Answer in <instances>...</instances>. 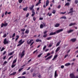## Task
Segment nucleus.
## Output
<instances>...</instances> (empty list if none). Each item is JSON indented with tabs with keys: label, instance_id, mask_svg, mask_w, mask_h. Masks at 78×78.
<instances>
[{
	"label": "nucleus",
	"instance_id": "nucleus-20",
	"mask_svg": "<svg viewBox=\"0 0 78 78\" xmlns=\"http://www.w3.org/2000/svg\"><path fill=\"white\" fill-rule=\"evenodd\" d=\"M28 7H26L25 8H24L23 9V10L24 11H27L28 10Z\"/></svg>",
	"mask_w": 78,
	"mask_h": 78
},
{
	"label": "nucleus",
	"instance_id": "nucleus-5",
	"mask_svg": "<svg viewBox=\"0 0 78 78\" xmlns=\"http://www.w3.org/2000/svg\"><path fill=\"white\" fill-rule=\"evenodd\" d=\"M9 43V41H7L6 38H5L4 40L3 44H8Z\"/></svg>",
	"mask_w": 78,
	"mask_h": 78
},
{
	"label": "nucleus",
	"instance_id": "nucleus-24",
	"mask_svg": "<svg viewBox=\"0 0 78 78\" xmlns=\"http://www.w3.org/2000/svg\"><path fill=\"white\" fill-rule=\"evenodd\" d=\"M71 41L73 42H75V41H76V38L71 39Z\"/></svg>",
	"mask_w": 78,
	"mask_h": 78
},
{
	"label": "nucleus",
	"instance_id": "nucleus-31",
	"mask_svg": "<svg viewBox=\"0 0 78 78\" xmlns=\"http://www.w3.org/2000/svg\"><path fill=\"white\" fill-rule=\"evenodd\" d=\"M42 55V53L40 54L39 55H38L37 56V57L38 58H40V57H41V55Z\"/></svg>",
	"mask_w": 78,
	"mask_h": 78
},
{
	"label": "nucleus",
	"instance_id": "nucleus-40",
	"mask_svg": "<svg viewBox=\"0 0 78 78\" xmlns=\"http://www.w3.org/2000/svg\"><path fill=\"white\" fill-rule=\"evenodd\" d=\"M22 75H26V72H24L22 74Z\"/></svg>",
	"mask_w": 78,
	"mask_h": 78
},
{
	"label": "nucleus",
	"instance_id": "nucleus-50",
	"mask_svg": "<svg viewBox=\"0 0 78 78\" xmlns=\"http://www.w3.org/2000/svg\"><path fill=\"white\" fill-rule=\"evenodd\" d=\"M7 61H5L4 62L3 64V65H4V64H7Z\"/></svg>",
	"mask_w": 78,
	"mask_h": 78
},
{
	"label": "nucleus",
	"instance_id": "nucleus-44",
	"mask_svg": "<svg viewBox=\"0 0 78 78\" xmlns=\"http://www.w3.org/2000/svg\"><path fill=\"white\" fill-rule=\"evenodd\" d=\"M78 0H75V3H76V4H77L78 3Z\"/></svg>",
	"mask_w": 78,
	"mask_h": 78
},
{
	"label": "nucleus",
	"instance_id": "nucleus-41",
	"mask_svg": "<svg viewBox=\"0 0 78 78\" xmlns=\"http://www.w3.org/2000/svg\"><path fill=\"white\" fill-rule=\"evenodd\" d=\"M5 50V48L3 47L2 48L1 50V51H2L3 50Z\"/></svg>",
	"mask_w": 78,
	"mask_h": 78
},
{
	"label": "nucleus",
	"instance_id": "nucleus-33",
	"mask_svg": "<svg viewBox=\"0 0 78 78\" xmlns=\"http://www.w3.org/2000/svg\"><path fill=\"white\" fill-rule=\"evenodd\" d=\"M65 66H66V67H68V66H69V63L65 64Z\"/></svg>",
	"mask_w": 78,
	"mask_h": 78
},
{
	"label": "nucleus",
	"instance_id": "nucleus-18",
	"mask_svg": "<svg viewBox=\"0 0 78 78\" xmlns=\"http://www.w3.org/2000/svg\"><path fill=\"white\" fill-rule=\"evenodd\" d=\"M58 56V55H55V56L54 57V58L52 59V60L53 61V60H55L56 58H57V57Z\"/></svg>",
	"mask_w": 78,
	"mask_h": 78
},
{
	"label": "nucleus",
	"instance_id": "nucleus-29",
	"mask_svg": "<svg viewBox=\"0 0 78 78\" xmlns=\"http://www.w3.org/2000/svg\"><path fill=\"white\" fill-rule=\"evenodd\" d=\"M52 13L53 14H55V13H56V10H53L52 12Z\"/></svg>",
	"mask_w": 78,
	"mask_h": 78
},
{
	"label": "nucleus",
	"instance_id": "nucleus-23",
	"mask_svg": "<svg viewBox=\"0 0 78 78\" xmlns=\"http://www.w3.org/2000/svg\"><path fill=\"white\" fill-rule=\"evenodd\" d=\"M52 39V37H50L46 38V40H51Z\"/></svg>",
	"mask_w": 78,
	"mask_h": 78
},
{
	"label": "nucleus",
	"instance_id": "nucleus-64",
	"mask_svg": "<svg viewBox=\"0 0 78 78\" xmlns=\"http://www.w3.org/2000/svg\"><path fill=\"white\" fill-rule=\"evenodd\" d=\"M35 76H36V74H35V73H33V77Z\"/></svg>",
	"mask_w": 78,
	"mask_h": 78
},
{
	"label": "nucleus",
	"instance_id": "nucleus-27",
	"mask_svg": "<svg viewBox=\"0 0 78 78\" xmlns=\"http://www.w3.org/2000/svg\"><path fill=\"white\" fill-rule=\"evenodd\" d=\"M16 64H15L14 65V64H12V65L11 66V67L12 68H14V67H15L16 66Z\"/></svg>",
	"mask_w": 78,
	"mask_h": 78
},
{
	"label": "nucleus",
	"instance_id": "nucleus-59",
	"mask_svg": "<svg viewBox=\"0 0 78 78\" xmlns=\"http://www.w3.org/2000/svg\"><path fill=\"white\" fill-rule=\"evenodd\" d=\"M6 51H5L3 52V55H5V54H6Z\"/></svg>",
	"mask_w": 78,
	"mask_h": 78
},
{
	"label": "nucleus",
	"instance_id": "nucleus-9",
	"mask_svg": "<svg viewBox=\"0 0 78 78\" xmlns=\"http://www.w3.org/2000/svg\"><path fill=\"white\" fill-rule=\"evenodd\" d=\"M73 8H71L69 10L70 11L69 12V13H72V12H73L74 11L73 10Z\"/></svg>",
	"mask_w": 78,
	"mask_h": 78
},
{
	"label": "nucleus",
	"instance_id": "nucleus-53",
	"mask_svg": "<svg viewBox=\"0 0 78 78\" xmlns=\"http://www.w3.org/2000/svg\"><path fill=\"white\" fill-rule=\"evenodd\" d=\"M3 37H6V34H5L3 36Z\"/></svg>",
	"mask_w": 78,
	"mask_h": 78
},
{
	"label": "nucleus",
	"instance_id": "nucleus-51",
	"mask_svg": "<svg viewBox=\"0 0 78 78\" xmlns=\"http://www.w3.org/2000/svg\"><path fill=\"white\" fill-rule=\"evenodd\" d=\"M47 33V31H45L43 33H44V34H46V33Z\"/></svg>",
	"mask_w": 78,
	"mask_h": 78
},
{
	"label": "nucleus",
	"instance_id": "nucleus-38",
	"mask_svg": "<svg viewBox=\"0 0 78 78\" xmlns=\"http://www.w3.org/2000/svg\"><path fill=\"white\" fill-rule=\"evenodd\" d=\"M23 0H19V3H21L22 2Z\"/></svg>",
	"mask_w": 78,
	"mask_h": 78
},
{
	"label": "nucleus",
	"instance_id": "nucleus-55",
	"mask_svg": "<svg viewBox=\"0 0 78 78\" xmlns=\"http://www.w3.org/2000/svg\"><path fill=\"white\" fill-rule=\"evenodd\" d=\"M50 53H48L47 54V56H50Z\"/></svg>",
	"mask_w": 78,
	"mask_h": 78
},
{
	"label": "nucleus",
	"instance_id": "nucleus-34",
	"mask_svg": "<svg viewBox=\"0 0 78 78\" xmlns=\"http://www.w3.org/2000/svg\"><path fill=\"white\" fill-rule=\"evenodd\" d=\"M59 44H60V42H58L56 45V46L57 47V46H58V45H59Z\"/></svg>",
	"mask_w": 78,
	"mask_h": 78
},
{
	"label": "nucleus",
	"instance_id": "nucleus-54",
	"mask_svg": "<svg viewBox=\"0 0 78 78\" xmlns=\"http://www.w3.org/2000/svg\"><path fill=\"white\" fill-rule=\"evenodd\" d=\"M35 14V13H33L32 14V17L34 16Z\"/></svg>",
	"mask_w": 78,
	"mask_h": 78
},
{
	"label": "nucleus",
	"instance_id": "nucleus-56",
	"mask_svg": "<svg viewBox=\"0 0 78 78\" xmlns=\"http://www.w3.org/2000/svg\"><path fill=\"white\" fill-rule=\"evenodd\" d=\"M67 56H68V55L66 54V55L64 57V58H66L67 57Z\"/></svg>",
	"mask_w": 78,
	"mask_h": 78
},
{
	"label": "nucleus",
	"instance_id": "nucleus-6",
	"mask_svg": "<svg viewBox=\"0 0 78 78\" xmlns=\"http://www.w3.org/2000/svg\"><path fill=\"white\" fill-rule=\"evenodd\" d=\"M70 76L71 78H75V76L73 73L70 74Z\"/></svg>",
	"mask_w": 78,
	"mask_h": 78
},
{
	"label": "nucleus",
	"instance_id": "nucleus-62",
	"mask_svg": "<svg viewBox=\"0 0 78 78\" xmlns=\"http://www.w3.org/2000/svg\"><path fill=\"white\" fill-rule=\"evenodd\" d=\"M39 20H43V18H41V17H40L39 18Z\"/></svg>",
	"mask_w": 78,
	"mask_h": 78
},
{
	"label": "nucleus",
	"instance_id": "nucleus-32",
	"mask_svg": "<svg viewBox=\"0 0 78 78\" xmlns=\"http://www.w3.org/2000/svg\"><path fill=\"white\" fill-rule=\"evenodd\" d=\"M42 25H43V26H44V27H46V26H45L46 25V23H43Z\"/></svg>",
	"mask_w": 78,
	"mask_h": 78
},
{
	"label": "nucleus",
	"instance_id": "nucleus-60",
	"mask_svg": "<svg viewBox=\"0 0 78 78\" xmlns=\"http://www.w3.org/2000/svg\"><path fill=\"white\" fill-rule=\"evenodd\" d=\"M37 51V50H36V51H34L33 53L34 54V53H36V51Z\"/></svg>",
	"mask_w": 78,
	"mask_h": 78
},
{
	"label": "nucleus",
	"instance_id": "nucleus-4",
	"mask_svg": "<svg viewBox=\"0 0 78 78\" xmlns=\"http://www.w3.org/2000/svg\"><path fill=\"white\" fill-rule=\"evenodd\" d=\"M8 24L7 23H5L4 24L3 23H2L1 26V28H3L4 27H7L8 26Z\"/></svg>",
	"mask_w": 78,
	"mask_h": 78
},
{
	"label": "nucleus",
	"instance_id": "nucleus-17",
	"mask_svg": "<svg viewBox=\"0 0 78 78\" xmlns=\"http://www.w3.org/2000/svg\"><path fill=\"white\" fill-rule=\"evenodd\" d=\"M36 42H41L42 40H39V39H37L36 40Z\"/></svg>",
	"mask_w": 78,
	"mask_h": 78
},
{
	"label": "nucleus",
	"instance_id": "nucleus-2",
	"mask_svg": "<svg viewBox=\"0 0 78 78\" xmlns=\"http://www.w3.org/2000/svg\"><path fill=\"white\" fill-rule=\"evenodd\" d=\"M24 42H25L24 41H22V39H21L18 42V43H19V44L17 45V46L18 47H19L20 45H21L23 44Z\"/></svg>",
	"mask_w": 78,
	"mask_h": 78
},
{
	"label": "nucleus",
	"instance_id": "nucleus-45",
	"mask_svg": "<svg viewBox=\"0 0 78 78\" xmlns=\"http://www.w3.org/2000/svg\"><path fill=\"white\" fill-rule=\"evenodd\" d=\"M2 17H3L4 16V13H2Z\"/></svg>",
	"mask_w": 78,
	"mask_h": 78
},
{
	"label": "nucleus",
	"instance_id": "nucleus-43",
	"mask_svg": "<svg viewBox=\"0 0 78 78\" xmlns=\"http://www.w3.org/2000/svg\"><path fill=\"white\" fill-rule=\"evenodd\" d=\"M33 20L34 21H35V20H36V17H33Z\"/></svg>",
	"mask_w": 78,
	"mask_h": 78
},
{
	"label": "nucleus",
	"instance_id": "nucleus-58",
	"mask_svg": "<svg viewBox=\"0 0 78 78\" xmlns=\"http://www.w3.org/2000/svg\"><path fill=\"white\" fill-rule=\"evenodd\" d=\"M34 41H33L30 44V46H31L33 44H34Z\"/></svg>",
	"mask_w": 78,
	"mask_h": 78
},
{
	"label": "nucleus",
	"instance_id": "nucleus-30",
	"mask_svg": "<svg viewBox=\"0 0 78 78\" xmlns=\"http://www.w3.org/2000/svg\"><path fill=\"white\" fill-rule=\"evenodd\" d=\"M60 19H66V16H63L62 17H60Z\"/></svg>",
	"mask_w": 78,
	"mask_h": 78
},
{
	"label": "nucleus",
	"instance_id": "nucleus-39",
	"mask_svg": "<svg viewBox=\"0 0 78 78\" xmlns=\"http://www.w3.org/2000/svg\"><path fill=\"white\" fill-rule=\"evenodd\" d=\"M15 36H16V33H14L13 34V35L12 36V37H14Z\"/></svg>",
	"mask_w": 78,
	"mask_h": 78
},
{
	"label": "nucleus",
	"instance_id": "nucleus-22",
	"mask_svg": "<svg viewBox=\"0 0 78 78\" xmlns=\"http://www.w3.org/2000/svg\"><path fill=\"white\" fill-rule=\"evenodd\" d=\"M17 61V58L15 59V60L13 61V63H12V64H14L15 63H16Z\"/></svg>",
	"mask_w": 78,
	"mask_h": 78
},
{
	"label": "nucleus",
	"instance_id": "nucleus-37",
	"mask_svg": "<svg viewBox=\"0 0 78 78\" xmlns=\"http://www.w3.org/2000/svg\"><path fill=\"white\" fill-rule=\"evenodd\" d=\"M29 15H30L29 13H27L26 14V17H28L29 16Z\"/></svg>",
	"mask_w": 78,
	"mask_h": 78
},
{
	"label": "nucleus",
	"instance_id": "nucleus-42",
	"mask_svg": "<svg viewBox=\"0 0 78 78\" xmlns=\"http://www.w3.org/2000/svg\"><path fill=\"white\" fill-rule=\"evenodd\" d=\"M52 47V44H50L48 46V47Z\"/></svg>",
	"mask_w": 78,
	"mask_h": 78
},
{
	"label": "nucleus",
	"instance_id": "nucleus-57",
	"mask_svg": "<svg viewBox=\"0 0 78 78\" xmlns=\"http://www.w3.org/2000/svg\"><path fill=\"white\" fill-rule=\"evenodd\" d=\"M46 46H45L43 48V50H45V48H46Z\"/></svg>",
	"mask_w": 78,
	"mask_h": 78
},
{
	"label": "nucleus",
	"instance_id": "nucleus-3",
	"mask_svg": "<svg viewBox=\"0 0 78 78\" xmlns=\"http://www.w3.org/2000/svg\"><path fill=\"white\" fill-rule=\"evenodd\" d=\"M34 7V5H33L29 8V9L30 11H32V10H33V9L32 11V13H35V12H34V9H33Z\"/></svg>",
	"mask_w": 78,
	"mask_h": 78
},
{
	"label": "nucleus",
	"instance_id": "nucleus-28",
	"mask_svg": "<svg viewBox=\"0 0 78 78\" xmlns=\"http://www.w3.org/2000/svg\"><path fill=\"white\" fill-rule=\"evenodd\" d=\"M73 31V30H69V33H72Z\"/></svg>",
	"mask_w": 78,
	"mask_h": 78
},
{
	"label": "nucleus",
	"instance_id": "nucleus-10",
	"mask_svg": "<svg viewBox=\"0 0 78 78\" xmlns=\"http://www.w3.org/2000/svg\"><path fill=\"white\" fill-rule=\"evenodd\" d=\"M34 40L33 39H31L30 40L29 42H28V41H27V44H30L31 42H32V41H33Z\"/></svg>",
	"mask_w": 78,
	"mask_h": 78
},
{
	"label": "nucleus",
	"instance_id": "nucleus-63",
	"mask_svg": "<svg viewBox=\"0 0 78 78\" xmlns=\"http://www.w3.org/2000/svg\"><path fill=\"white\" fill-rule=\"evenodd\" d=\"M38 77H39V78H41V74H40V75L38 76Z\"/></svg>",
	"mask_w": 78,
	"mask_h": 78
},
{
	"label": "nucleus",
	"instance_id": "nucleus-14",
	"mask_svg": "<svg viewBox=\"0 0 78 78\" xmlns=\"http://www.w3.org/2000/svg\"><path fill=\"white\" fill-rule=\"evenodd\" d=\"M60 48H61V47H58L56 50L55 52H58V51L60 50Z\"/></svg>",
	"mask_w": 78,
	"mask_h": 78
},
{
	"label": "nucleus",
	"instance_id": "nucleus-11",
	"mask_svg": "<svg viewBox=\"0 0 78 78\" xmlns=\"http://www.w3.org/2000/svg\"><path fill=\"white\" fill-rule=\"evenodd\" d=\"M58 76V75L57 74V71L56 70L55 71V73L54 77L55 78H56V77Z\"/></svg>",
	"mask_w": 78,
	"mask_h": 78
},
{
	"label": "nucleus",
	"instance_id": "nucleus-47",
	"mask_svg": "<svg viewBox=\"0 0 78 78\" xmlns=\"http://www.w3.org/2000/svg\"><path fill=\"white\" fill-rule=\"evenodd\" d=\"M12 57H13V56H11L10 57L8 58V60H10V59H11V58H12Z\"/></svg>",
	"mask_w": 78,
	"mask_h": 78
},
{
	"label": "nucleus",
	"instance_id": "nucleus-46",
	"mask_svg": "<svg viewBox=\"0 0 78 78\" xmlns=\"http://www.w3.org/2000/svg\"><path fill=\"white\" fill-rule=\"evenodd\" d=\"M69 6V3H68V2L65 5V6Z\"/></svg>",
	"mask_w": 78,
	"mask_h": 78
},
{
	"label": "nucleus",
	"instance_id": "nucleus-16",
	"mask_svg": "<svg viewBox=\"0 0 78 78\" xmlns=\"http://www.w3.org/2000/svg\"><path fill=\"white\" fill-rule=\"evenodd\" d=\"M59 25H60V24H59V23H57L55 24L54 27H59Z\"/></svg>",
	"mask_w": 78,
	"mask_h": 78
},
{
	"label": "nucleus",
	"instance_id": "nucleus-26",
	"mask_svg": "<svg viewBox=\"0 0 78 78\" xmlns=\"http://www.w3.org/2000/svg\"><path fill=\"white\" fill-rule=\"evenodd\" d=\"M75 24H76V23H71L69 25V26H72V25H75Z\"/></svg>",
	"mask_w": 78,
	"mask_h": 78
},
{
	"label": "nucleus",
	"instance_id": "nucleus-21",
	"mask_svg": "<svg viewBox=\"0 0 78 78\" xmlns=\"http://www.w3.org/2000/svg\"><path fill=\"white\" fill-rule=\"evenodd\" d=\"M16 73H17L16 72H14L13 73H12L10 74L9 76H10L11 75H16Z\"/></svg>",
	"mask_w": 78,
	"mask_h": 78
},
{
	"label": "nucleus",
	"instance_id": "nucleus-61",
	"mask_svg": "<svg viewBox=\"0 0 78 78\" xmlns=\"http://www.w3.org/2000/svg\"><path fill=\"white\" fill-rule=\"evenodd\" d=\"M7 13H8V12H7V11H6L5 12V15H7Z\"/></svg>",
	"mask_w": 78,
	"mask_h": 78
},
{
	"label": "nucleus",
	"instance_id": "nucleus-19",
	"mask_svg": "<svg viewBox=\"0 0 78 78\" xmlns=\"http://www.w3.org/2000/svg\"><path fill=\"white\" fill-rule=\"evenodd\" d=\"M14 51H12V52H10L8 54L9 56L12 55L13 54H14Z\"/></svg>",
	"mask_w": 78,
	"mask_h": 78
},
{
	"label": "nucleus",
	"instance_id": "nucleus-8",
	"mask_svg": "<svg viewBox=\"0 0 78 78\" xmlns=\"http://www.w3.org/2000/svg\"><path fill=\"white\" fill-rule=\"evenodd\" d=\"M21 31L22 32V34L23 35H24V34H25V32H24L25 31V29L23 28V29H21Z\"/></svg>",
	"mask_w": 78,
	"mask_h": 78
},
{
	"label": "nucleus",
	"instance_id": "nucleus-52",
	"mask_svg": "<svg viewBox=\"0 0 78 78\" xmlns=\"http://www.w3.org/2000/svg\"><path fill=\"white\" fill-rule=\"evenodd\" d=\"M51 54L52 55V54H54V51L52 50V52H51Z\"/></svg>",
	"mask_w": 78,
	"mask_h": 78
},
{
	"label": "nucleus",
	"instance_id": "nucleus-36",
	"mask_svg": "<svg viewBox=\"0 0 78 78\" xmlns=\"http://www.w3.org/2000/svg\"><path fill=\"white\" fill-rule=\"evenodd\" d=\"M23 68H21L19 69V72H21L22 70H23Z\"/></svg>",
	"mask_w": 78,
	"mask_h": 78
},
{
	"label": "nucleus",
	"instance_id": "nucleus-48",
	"mask_svg": "<svg viewBox=\"0 0 78 78\" xmlns=\"http://www.w3.org/2000/svg\"><path fill=\"white\" fill-rule=\"evenodd\" d=\"M61 69H64V66L62 65V66H61Z\"/></svg>",
	"mask_w": 78,
	"mask_h": 78
},
{
	"label": "nucleus",
	"instance_id": "nucleus-12",
	"mask_svg": "<svg viewBox=\"0 0 78 78\" xmlns=\"http://www.w3.org/2000/svg\"><path fill=\"white\" fill-rule=\"evenodd\" d=\"M52 56H53V55H51L49 56V57H48L47 58L45 59V60L47 61V60H48V59H50V58H52Z\"/></svg>",
	"mask_w": 78,
	"mask_h": 78
},
{
	"label": "nucleus",
	"instance_id": "nucleus-49",
	"mask_svg": "<svg viewBox=\"0 0 78 78\" xmlns=\"http://www.w3.org/2000/svg\"><path fill=\"white\" fill-rule=\"evenodd\" d=\"M57 8H58V9H60V8H61V5H59L58 6Z\"/></svg>",
	"mask_w": 78,
	"mask_h": 78
},
{
	"label": "nucleus",
	"instance_id": "nucleus-35",
	"mask_svg": "<svg viewBox=\"0 0 78 78\" xmlns=\"http://www.w3.org/2000/svg\"><path fill=\"white\" fill-rule=\"evenodd\" d=\"M47 36V34H45L43 36V37H46Z\"/></svg>",
	"mask_w": 78,
	"mask_h": 78
},
{
	"label": "nucleus",
	"instance_id": "nucleus-7",
	"mask_svg": "<svg viewBox=\"0 0 78 78\" xmlns=\"http://www.w3.org/2000/svg\"><path fill=\"white\" fill-rule=\"evenodd\" d=\"M24 55H25V50H23L21 55V58H22V57H23V56H24Z\"/></svg>",
	"mask_w": 78,
	"mask_h": 78
},
{
	"label": "nucleus",
	"instance_id": "nucleus-13",
	"mask_svg": "<svg viewBox=\"0 0 78 78\" xmlns=\"http://www.w3.org/2000/svg\"><path fill=\"white\" fill-rule=\"evenodd\" d=\"M48 4H49V1H48V0H47L46 1V6H47L48 5Z\"/></svg>",
	"mask_w": 78,
	"mask_h": 78
},
{
	"label": "nucleus",
	"instance_id": "nucleus-1",
	"mask_svg": "<svg viewBox=\"0 0 78 78\" xmlns=\"http://www.w3.org/2000/svg\"><path fill=\"white\" fill-rule=\"evenodd\" d=\"M63 31V29H60L59 30H57L56 31V32H51L49 34V36H52L53 35H55V34H56V33H59L60 32H61V31Z\"/></svg>",
	"mask_w": 78,
	"mask_h": 78
},
{
	"label": "nucleus",
	"instance_id": "nucleus-15",
	"mask_svg": "<svg viewBox=\"0 0 78 78\" xmlns=\"http://www.w3.org/2000/svg\"><path fill=\"white\" fill-rule=\"evenodd\" d=\"M30 32V30L28 29H26V31H25V33L26 34H28Z\"/></svg>",
	"mask_w": 78,
	"mask_h": 78
},
{
	"label": "nucleus",
	"instance_id": "nucleus-25",
	"mask_svg": "<svg viewBox=\"0 0 78 78\" xmlns=\"http://www.w3.org/2000/svg\"><path fill=\"white\" fill-rule=\"evenodd\" d=\"M40 28H44V26L42 24H41L40 26Z\"/></svg>",
	"mask_w": 78,
	"mask_h": 78
}]
</instances>
